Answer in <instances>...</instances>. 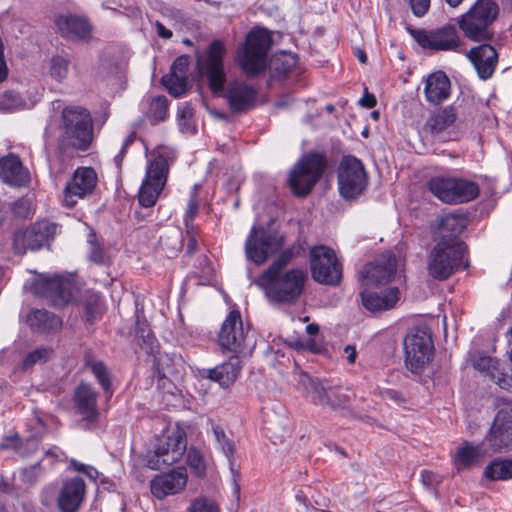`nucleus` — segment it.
Wrapping results in <instances>:
<instances>
[{"label": "nucleus", "instance_id": "obj_25", "mask_svg": "<svg viewBox=\"0 0 512 512\" xmlns=\"http://www.w3.org/2000/svg\"><path fill=\"white\" fill-rule=\"evenodd\" d=\"M481 79H489L498 63V53L490 44H481L466 52Z\"/></svg>", "mask_w": 512, "mask_h": 512}, {"label": "nucleus", "instance_id": "obj_37", "mask_svg": "<svg viewBox=\"0 0 512 512\" xmlns=\"http://www.w3.org/2000/svg\"><path fill=\"white\" fill-rule=\"evenodd\" d=\"M456 114L454 108L446 107L440 112L431 116L427 121V127L432 134H438L455 122Z\"/></svg>", "mask_w": 512, "mask_h": 512}, {"label": "nucleus", "instance_id": "obj_7", "mask_svg": "<svg viewBox=\"0 0 512 512\" xmlns=\"http://www.w3.org/2000/svg\"><path fill=\"white\" fill-rule=\"evenodd\" d=\"M271 44V35L264 28H254L247 34L246 42L238 53L239 65L246 75L253 76L265 69Z\"/></svg>", "mask_w": 512, "mask_h": 512}, {"label": "nucleus", "instance_id": "obj_34", "mask_svg": "<svg viewBox=\"0 0 512 512\" xmlns=\"http://www.w3.org/2000/svg\"><path fill=\"white\" fill-rule=\"evenodd\" d=\"M466 227V218L461 215L447 214L439 218L438 230L440 240L457 239Z\"/></svg>", "mask_w": 512, "mask_h": 512}, {"label": "nucleus", "instance_id": "obj_29", "mask_svg": "<svg viewBox=\"0 0 512 512\" xmlns=\"http://www.w3.org/2000/svg\"><path fill=\"white\" fill-rule=\"evenodd\" d=\"M360 295L363 306L369 311L376 312L393 308L399 300L400 292L397 287H391L383 294L364 290Z\"/></svg>", "mask_w": 512, "mask_h": 512}, {"label": "nucleus", "instance_id": "obj_24", "mask_svg": "<svg viewBox=\"0 0 512 512\" xmlns=\"http://www.w3.org/2000/svg\"><path fill=\"white\" fill-rule=\"evenodd\" d=\"M86 485L82 478L73 477L63 482L57 496L60 512H77L84 500Z\"/></svg>", "mask_w": 512, "mask_h": 512}, {"label": "nucleus", "instance_id": "obj_27", "mask_svg": "<svg viewBox=\"0 0 512 512\" xmlns=\"http://www.w3.org/2000/svg\"><path fill=\"white\" fill-rule=\"evenodd\" d=\"M451 83L446 74L436 71L427 76L424 85V95L427 102L438 105L450 95Z\"/></svg>", "mask_w": 512, "mask_h": 512}, {"label": "nucleus", "instance_id": "obj_3", "mask_svg": "<svg viewBox=\"0 0 512 512\" xmlns=\"http://www.w3.org/2000/svg\"><path fill=\"white\" fill-rule=\"evenodd\" d=\"M307 279L305 270L292 268L281 272L263 271L254 283L272 303L292 305L302 295Z\"/></svg>", "mask_w": 512, "mask_h": 512}, {"label": "nucleus", "instance_id": "obj_15", "mask_svg": "<svg viewBox=\"0 0 512 512\" xmlns=\"http://www.w3.org/2000/svg\"><path fill=\"white\" fill-rule=\"evenodd\" d=\"M405 362L418 372L430 359L433 350L431 333L426 326L413 328L404 339Z\"/></svg>", "mask_w": 512, "mask_h": 512}, {"label": "nucleus", "instance_id": "obj_46", "mask_svg": "<svg viewBox=\"0 0 512 512\" xmlns=\"http://www.w3.org/2000/svg\"><path fill=\"white\" fill-rule=\"evenodd\" d=\"M91 370L98 380L100 386L106 393L111 394V381H110V373L107 367L102 362H93L91 365Z\"/></svg>", "mask_w": 512, "mask_h": 512}, {"label": "nucleus", "instance_id": "obj_54", "mask_svg": "<svg viewBox=\"0 0 512 512\" xmlns=\"http://www.w3.org/2000/svg\"><path fill=\"white\" fill-rule=\"evenodd\" d=\"M189 63H190L189 56H187V55H180L173 62L172 66H171V71L170 72L175 73V74H181V75H184V76H188L187 75V71H188Z\"/></svg>", "mask_w": 512, "mask_h": 512}, {"label": "nucleus", "instance_id": "obj_57", "mask_svg": "<svg viewBox=\"0 0 512 512\" xmlns=\"http://www.w3.org/2000/svg\"><path fill=\"white\" fill-rule=\"evenodd\" d=\"M409 4L413 14L417 17H422L430 7V0H409Z\"/></svg>", "mask_w": 512, "mask_h": 512}, {"label": "nucleus", "instance_id": "obj_12", "mask_svg": "<svg viewBox=\"0 0 512 512\" xmlns=\"http://www.w3.org/2000/svg\"><path fill=\"white\" fill-rule=\"evenodd\" d=\"M284 245L283 235L267 231L261 226H253L245 243L247 258L260 266L270 255L278 252Z\"/></svg>", "mask_w": 512, "mask_h": 512}, {"label": "nucleus", "instance_id": "obj_41", "mask_svg": "<svg viewBox=\"0 0 512 512\" xmlns=\"http://www.w3.org/2000/svg\"><path fill=\"white\" fill-rule=\"evenodd\" d=\"M25 105V101L13 91H6L0 95V112H13L24 108Z\"/></svg>", "mask_w": 512, "mask_h": 512}, {"label": "nucleus", "instance_id": "obj_17", "mask_svg": "<svg viewBox=\"0 0 512 512\" xmlns=\"http://www.w3.org/2000/svg\"><path fill=\"white\" fill-rule=\"evenodd\" d=\"M168 163L164 156H157L147 167L146 175L138 193V201L142 207L155 205L163 190L168 174Z\"/></svg>", "mask_w": 512, "mask_h": 512}, {"label": "nucleus", "instance_id": "obj_14", "mask_svg": "<svg viewBox=\"0 0 512 512\" xmlns=\"http://www.w3.org/2000/svg\"><path fill=\"white\" fill-rule=\"evenodd\" d=\"M338 188L345 199H355L366 189L367 173L362 162L354 156H345L338 168Z\"/></svg>", "mask_w": 512, "mask_h": 512}, {"label": "nucleus", "instance_id": "obj_18", "mask_svg": "<svg viewBox=\"0 0 512 512\" xmlns=\"http://www.w3.org/2000/svg\"><path fill=\"white\" fill-rule=\"evenodd\" d=\"M312 277L316 282L337 285L342 277V268L335 252L326 246H316L310 252Z\"/></svg>", "mask_w": 512, "mask_h": 512}, {"label": "nucleus", "instance_id": "obj_22", "mask_svg": "<svg viewBox=\"0 0 512 512\" xmlns=\"http://www.w3.org/2000/svg\"><path fill=\"white\" fill-rule=\"evenodd\" d=\"M187 481V471L182 467L155 476L150 482V490L154 497L162 500L184 490Z\"/></svg>", "mask_w": 512, "mask_h": 512}, {"label": "nucleus", "instance_id": "obj_31", "mask_svg": "<svg viewBox=\"0 0 512 512\" xmlns=\"http://www.w3.org/2000/svg\"><path fill=\"white\" fill-rule=\"evenodd\" d=\"M241 370V364L238 357L232 356L228 362L218 365L205 371L206 377L219 383L223 388L230 387L237 379Z\"/></svg>", "mask_w": 512, "mask_h": 512}, {"label": "nucleus", "instance_id": "obj_30", "mask_svg": "<svg viewBox=\"0 0 512 512\" xmlns=\"http://www.w3.org/2000/svg\"><path fill=\"white\" fill-rule=\"evenodd\" d=\"M212 432L218 448L222 451V453L226 456L228 460L229 469L234 484V490L236 493H239L240 488L238 485V480L240 478V471L235 464L234 443L227 436V434L225 433L224 429L221 426L212 424Z\"/></svg>", "mask_w": 512, "mask_h": 512}, {"label": "nucleus", "instance_id": "obj_4", "mask_svg": "<svg viewBox=\"0 0 512 512\" xmlns=\"http://www.w3.org/2000/svg\"><path fill=\"white\" fill-rule=\"evenodd\" d=\"M499 14V6L493 0H477L470 9L457 19V25L465 37L475 42L492 41V28Z\"/></svg>", "mask_w": 512, "mask_h": 512}, {"label": "nucleus", "instance_id": "obj_45", "mask_svg": "<svg viewBox=\"0 0 512 512\" xmlns=\"http://www.w3.org/2000/svg\"><path fill=\"white\" fill-rule=\"evenodd\" d=\"M168 110V100L165 96H157L150 102L149 115L156 122L163 121L166 118Z\"/></svg>", "mask_w": 512, "mask_h": 512}, {"label": "nucleus", "instance_id": "obj_48", "mask_svg": "<svg viewBox=\"0 0 512 512\" xmlns=\"http://www.w3.org/2000/svg\"><path fill=\"white\" fill-rule=\"evenodd\" d=\"M329 401L327 402V406H330L333 409L337 408H346L350 404L351 397L348 393L344 392L342 389H329Z\"/></svg>", "mask_w": 512, "mask_h": 512}, {"label": "nucleus", "instance_id": "obj_58", "mask_svg": "<svg viewBox=\"0 0 512 512\" xmlns=\"http://www.w3.org/2000/svg\"><path fill=\"white\" fill-rule=\"evenodd\" d=\"M197 211H198L197 203L194 200H191L186 209L185 218H184L186 226H188L189 222L194 218Z\"/></svg>", "mask_w": 512, "mask_h": 512}, {"label": "nucleus", "instance_id": "obj_55", "mask_svg": "<svg viewBox=\"0 0 512 512\" xmlns=\"http://www.w3.org/2000/svg\"><path fill=\"white\" fill-rule=\"evenodd\" d=\"M70 465L71 467H73L75 471L84 473L87 477H89L92 480H96V478L98 477V472L95 468L80 463L75 459L70 460Z\"/></svg>", "mask_w": 512, "mask_h": 512}, {"label": "nucleus", "instance_id": "obj_47", "mask_svg": "<svg viewBox=\"0 0 512 512\" xmlns=\"http://www.w3.org/2000/svg\"><path fill=\"white\" fill-rule=\"evenodd\" d=\"M53 350L49 347H40L30 352L23 361V368L28 369L36 363L46 362L52 355Z\"/></svg>", "mask_w": 512, "mask_h": 512}, {"label": "nucleus", "instance_id": "obj_60", "mask_svg": "<svg viewBox=\"0 0 512 512\" xmlns=\"http://www.w3.org/2000/svg\"><path fill=\"white\" fill-rule=\"evenodd\" d=\"M155 26H156V30H157V35L160 38L169 39L172 37V31L167 29L161 22L157 21L155 23Z\"/></svg>", "mask_w": 512, "mask_h": 512}, {"label": "nucleus", "instance_id": "obj_8", "mask_svg": "<svg viewBox=\"0 0 512 512\" xmlns=\"http://www.w3.org/2000/svg\"><path fill=\"white\" fill-rule=\"evenodd\" d=\"M325 167L326 160L320 153L304 155L289 174L288 183L293 194L301 197L308 195L321 178Z\"/></svg>", "mask_w": 512, "mask_h": 512}, {"label": "nucleus", "instance_id": "obj_10", "mask_svg": "<svg viewBox=\"0 0 512 512\" xmlns=\"http://www.w3.org/2000/svg\"><path fill=\"white\" fill-rule=\"evenodd\" d=\"M187 450V438L183 430L177 428L157 438L153 455L149 456L147 466L153 470L177 463Z\"/></svg>", "mask_w": 512, "mask_h": 512}, {"label": "nucleus", "instance_id": "obj_59", "mask_svg": "<svg viewBox=\"0 0 512 512\" xmlns=\"http://www.w3.org/2000/svg\"><path fill=\"white\" fill-rule=\"evenodd\" d=\"M344 354L346 355V360L349 364H354L357 358V351L355 346L347 345L344 347Z\"/></svg>", "mask_w": 512, "mask_h": 512}, {"label": "nucleus", "instance_id": "obj_28", "mask_svg": "<svg viewBox=\"0 0 512 512\" xmlns=\"http://www.w3.org/2000/svg\"><path fill=\"white\" fill-rule=\"evenodd\" d=\"M75 404L82 415L83 419L88 423H94L99 417L97 409V392L91 385L81 384L75 390Z\"/></svg>", "mask_w": 512, "mask_h": 512}, {"label": "nucleus", "instance_id": "obj_19", "mask_svg": "<svg viewBox=\"0 0 512 512\" xmlns=\"http://www.w3.org/2000/svg\"><path fill=\"white\" fill-rule=\"evenodd\" d=\"M57 226L49 221H39L31 227L17 231L13 238V250L16 254L36 251L47 245L56 235Z\"/></svg>", "mask_w": 512, "mask_h": 512}, {"label": "nucleus", "instance_id": "obj_32", "mask_svg": "<svg viewBox=\"0 0 512 512\" xmlns=\"http://www.w3.org/2000/svg\"><path fill=\"white\" fill-rule=\"evenodd\" d=\"M28 326L36 332L50 333L62 326V320L54 313L45 309H33L27 315Z\"/></svg>", "mask_w": 512, "mask_h": 512}, {"label": "nucleus", "instance_id": "obj_52", "mask_svg": "<svg viewBox=\"0 0 512 512\" xmlns=\"http://www.w3.org/2000/svg\"><path fill=\"white\" fill-rule=\"evenodd\" d=\"M11 209L15 217L28 218L32 214L30 202L26 199H18L12 203Z\"/></svg>", "mask_w": 512, "mask_h": 512}, {"label": "nucleus", "instance_id": "obj_64", "mask_svg": "<svg viewBox=\"0 0 512 512\" xmlns=\"http://www.w3.org/2000/svg\"><path fill=\"white\" fill-rule=\"evenodd\" d=\"M355 55L361 63L365 64L367 62V55L364 50L357 49Z\"/></svg>", "mask_w": 512, "mask_h": 512}, {"label": "nucleus", "instance_id": "obj_9", "mask_svg": "<svg viewBox=\"0 0 512 512\" xmlns=\"http://www.w3.org/2000/svg\"><path fill=\"white\" fill-rule=\"evenodd\" d=\"M408 33L425 49L433 52L449 51L461 53L464 42L459 36L457 29L452 24H446L435 29L407 28Z\"/></svg>", "mask_w": 512, "mask_h": 512}, {"label": "nucleus", "instance_id": "obj_36", "mask_svg": "<svg viewBox=\"0 0 512 512\" xmlns=\"http://www.w3.org/2000/svg\"><path fill=\"white\" fill-rule=\"evenodd\" d=\"M484 477L491 481L512 479V459H494L486 466Z\"/></svg>", "mask_w": 512, "mask_h": 512}, {"label": "nucleus", "instance_id": "obj_6", "mask_svg": "<svg viewBox=\"0 0 512 512\" xmlns=\"http://www.w3.org/2000/svg\"><path fill=\"white\" fill-rule=\"evenodd\" d=\"M497 408L492 425L482 440L490 455L512 449V400L499 398Z\"/></svg>", "mask_w": 512, "mask_h": 512}, {"label": "nucleus", "instance_id": "obj_1", "mask_svg": "<svg viewBox=\"0 0 512 512\" xmlns=\"http://www.w3.org/2000/svg\"><path fill=\"white\" fill-rule=\"evenodd\" d=\"M226 54L225 43L219 39L213 40L207 49L197 53V66L200 74L204 76L210 90L215 95L224 93L225 98L235 113H241L254 107L257 99V90L242 81H232L226 91V73L223 59Z\"/></svg>", "mask_w": 512, "mask_h": 512}, {"label": "nucleus", "instance_id": "obj_21", "mask_svg": "<svg viewBox=\"0 0 512 512\" xmlns=\"http://www.w3.org/2000/svg\"><path fill=\"white\" fill-rule=\"evenodd\" d=\"M397 270L395 255L386 253L381 255L375 262L367 264L360 276L364 285H381L391 281Z\"/></svg>", "mask_w": 512, "mask_h": 512}, {"label": "nucleus", "instance_id": "obj_26", "mask_svg": "<svg viewBox=\"0 0 512 512\" xmlns=\"http://www.w3.org/2000/svg\"><path fill=\"white\" fill-rule=\"evenodd\" d=\"M0 179L10 186L22 187L30 181V174L17 155L9 154L0 159Z\"/></svg>", "mask_w": 512, "mask_h": 512}, {"label": "nucleus", "instance_id": "obj_2", "mask_svg": "<svg viewBox=\"0 0 512 512\" xmlns=\"http://www.w3.org/2000/svg\"><path fill=\"white\" fill-rule=\"evenodd\" d=\"M58 129L57 151L64 158H73L86 152L93 142L92 117L83 107H65L61 112Z\"/></svg>", "mask_w": 512, "mask_h": 512}, {"label": "nucleus", "instance_id": "obj_5", "mask_svg": "<svg viewBox=\"0 0 512 512\" xmlns=\"http://www.w3.org/2000/svg\"><path fill=\"white\" fill-rule=\"evenodd\" d=\"M466 245L457 239L440 240L431 250L427 270L437 280H445L461 265Z\"/></svg>", "mask_w": 512, "mask_h": 512}, {"label": "nucleus", "instance_id": "obj_35", "mask_svg": "<svg viewBox=\"0 0 512 512\" xmlns=\"http://www.w3.org/2000/svg\"><path fill=\"white\" fill-rule=\"evenodd\" d=\"M298 385L318 405H326L329 401V389L326 390L319 382L312 380L305 372H296Z\"/></svg>", "mask_w": 512, "mask_h": 512}, {"label": "nucleus", "instance_id": "obj_39", "mask_svg": "<svg viewBox=\"0 0 512 512\" xmlns=\"http://www.w3.org/2000/svg\"><path fill=\"white\" fill-rule=\"evenodd\" d=\"M193 115L194 110L188 103H184L178 108L177 121L181 132L188 134H194L196 132Z\"/></svg>", "mask_w": 512, "mask_h": 512}, {"label": "nucleus", "instance_id": "obj_44", "mask_svg": "<svg viewBox=\"0 0 512 512\" xmlns=\"http://www.w3.org/2000/svg\"><path fill=\"white\" fill-rule=\"evenodd\" d=\"M187 451V464L194 474L198 477H202L206 472V462L203 455L196 448H189Z\"/></svg>", "mask_w": 512, "mask_h": 512}, {"label": "nucleus", "instance_id": "obj_43", "mask_svg": "<svg viewBox=\"0 0 512 512\" xmlns=\"http://www.w3.org/2000/svg\"><path fill=\"white\" fill-rule=\"evenodd\" d=\"M69 59L60 55L53 56L50 61V75L57 81H62L68 75Z\"/></svg>", "mask_w": 512, "mask_h": 512}, {"label": "nucleus", "instance_id": "obj_51", "mask_svg": "<svg viewBox=\"0 0 512 512\" xmlns=\"http://www.w3.org/2000/svg\"><path fill=\"white\" fill-rule=\"evenodd\" d=\"M509 375L508 368L503 363L499 362L495 370H492L490 380L493 381L498 387L504 390H509Z\"/></svg>", "mask_w": 512, "mask_h": 512}, {"label": "nucleus", "instance_id": "obj_63", "mask_svg": "<svg viewBox=\"0 0 512 512\" xmlns=\"http://www.w3.org/2000/svg\"><path fill=\"white\" fill-rule=\"evenodd\" d=\"M318 331H319V326L315 323L308 324L306 326V332L311 336L316 335L318 333Z\"/></svg>", "mask_w": 512, "mask_h": 512}, {"label": "nucleus", "instance_id": "obj_49", "mask_svg": "<svg viewBox=\"0 0 512 512\" xmlns=\"http://www.w3.org/2000/svg\"><path fill=\"white\" fill-rule=\"evenodd\" d=\"M89 245V260L95 264L102 265L105 264L108 260L105 251L103 248L96 242L95 235L90 234L88 239Z\"/></svg>", "mask_w": 512, "mask_h": 512}, {"label": "nucleus", "instance_id": "obj_16", "mask_svg": "<svg viewBox=\"0 0 512 512\" xmlns=\"http://www.w3.org/2000/svg\"><path fill=\"white\" fill-rule=\"evenodd\" d=\"M218 342L222 351L230 352L235 357L239 358L240 355L250 353L247 334L244 331L239 311L233 310L228 314L221 326Z\"/></svg>", "mask_w": 512, "mask_h": 512}, {"label": "nucleus", "instance_id": "obj_61", "mask_svg": "<svg viewBox=\"0 0 512 512\" xmlns=\"http://www.w3.org/2000/svg\"><path fill=\"white\" fill-rule=\"evenodd\" d=\"M360 105L366 108H373L376 105V98L374 95L366 93L359 101Z\"/></svg>", "mask_w": 512, "mask_h": 512}, {"label": "nucleus", "instance_id": "obj_23", "mask_svg": "<svg viewBox=\"0 0 512 512\" xmlns=\"http://www.w3.org/2000/svg\"><path fill=\"white\" fill-rule=\"evenodd\" d=\"M55 23L63 37L78 42H87L91 39L92 25L85 16L63 14L56 18Z\"/></svg>", "mask_w": 512, "mask_h": 512}, {"label": "nucleus", "instance_id": "obj_13", "mask_svg": "<svg viewBox=\"0 0 512 512\" xmlns=\"http://www.w3.org/2000/svg\"><path fill=\"white\" fill-rule=\"evenodd\" d=\"M30 290L48 300L55 307L66 306L73 297L74 283L61 275H39L30 285Z\"/></svg>", "mask_w": 512, "mask_h": 512}, {"label": "nucleus", "instance_id": "obj_53", "mask_svg": "<svg viewBox=\"0 0 512 512\" xmlns=\"http://www.w3.org/2000/svg\"><path fill=\"white\" fill-rule=\"evenodd\" d=\"M420 479L422 485L430 491H435L436 487L441 482V477L430 470L421 471Z\"/></svg>", "mask_w": 512, "mask_h": 512}, {"label": "nucleus", "instance_id": "obj_33", "mask_svg": "<svg viewBox=\"0 0 512 512\" xmlns=\"http://www.w3.org/2000/svg\"><path fill=\"white\" fill-rule=\"evenodd\" d=\"M489 455L483 442L478 445L465 442L456 453L455 464L458 470L469 469L477 465L483 457Z\"/></svg>", "mask_w": 512, "mask_h": 512}, {"label": "nucleus", "instance_id": "obj_62", "mask_svg": "<svg viewBox=\"0 0 512 512\" xmlns=\"http://www.w3.org/2000/svg\"><path fill=\"white\" fill-rule=\"evenodd\" d=\"M306 347L307 349L312 352V353H320L322 351V345L317 343L315 340L313 339H309L307 340L306 342Z\"/></svg>", "mask_w": 512, "mask_h": 512}, {"label": "nucleus", "instance_id": "obj_11", "mask_svg": "<svg viewBox=\"0 0 512 512\" xmlns=\"http://www.w3.org/2000/svg\"><path fill=\"white\" fill-rule=\"evenodd\" d=\"M430 192L444 203H464L479 194L478 185L461 178L436 176L428 181Z\"/></svg>", "mask_w": 512, "mask_h": 512}, {"label": "nucleus", "instance_id": "obj_50", "mask_svg": "<svg viewBox=\"0 0 512 512\" xmlns=\"http://www.w3.org/2000/svg\"><path fill=\"white\" fill-rule=\"evenodd\" d=\"M188 512H219L216 503L206 497H198L191 501Z\"/></svg>", "mask_w": 512, "mask_h": 512}, {"label": "nucleus", "instance_id": "obj_56", "mask_svg": "<svg viewBox=\"0 0 512 512\" xmlns=\"http://www.w3.org/2000/svg\"><path fill=\"white\" fill-rule=\"evenodd\" d=\"M136 335L137 337L143 340V343L148 344L152 347L154 337L152 336L150 330L147 328L145 322H140L139 320L136 323Z\"/></svg>", "mask_w": 512, "mask_h": 512}, {"label": "nucleus", "instance_id": "obj_38", "mask_svg": "<svg viewBox=\"0 0 512 512\" xmlns=\"http://www.w3.org/2000/svg\"><path fill=\"white\" fill-rule=\"evenodd\" d=\"M163 85L174 97H180L188 90V76L170 72L162 78Z\"/></svg>", "mask_w": 512, "mask_h": 512}, {"label": "nucleus", "instance_id": "obj_42", "mask_svg": "<svg viewBox=\"0 0 512 512\" xmlns=\"http://www.w3.org/2000/svg\"><path fill=\"white\" fill-rule=\"evenodd\" d=\"M297 253L298 249L295 245H292L291 247L283 250L265 271H285V268L290 264Z\"/></svg>", "mask_w": 512, "mask_h": 512}, {"label": "nucleus", "instance_id": "obj_40", "mask_svg": "<svg viewBox=\"0 0 512 512\" xmlns=\"http://www.w3.org/2000/svg\"><path fill=\"white\" fill-rule=\"evenodd\" d=\"M470 361L474 369L484 373L489 378L491 376L492 370H495L497 364L500 362L498 359L490 357L481 352L472 354Z\"/></svg>", "mask_w": 512, "mask_h": 512}, {"label": "nucleus", "instance_id": "obj_20", "mask_svg": "<svg viewBox=\"0 0 512 512\" xmlns=\"http://www.w3.org/2000/svg\"><path fill=\"white\" fill-rule=\"evenodd\" d=\"M97 180V174L93 168H77L65 186L63 192L64 204L69 208H73L78 200L92 194L97 185Z\"/></svg>", "mask_w": 512, "mask_h": 512}]
</instances>
